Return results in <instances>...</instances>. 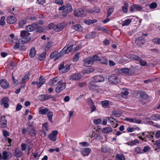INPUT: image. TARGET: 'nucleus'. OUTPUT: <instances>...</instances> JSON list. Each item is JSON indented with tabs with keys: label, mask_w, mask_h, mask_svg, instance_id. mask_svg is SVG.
<instances>
[{
	"label": "nucleus",
	"mask_w": 160,
	"mask_h": 160,
	"mask_svg": "<svg viewBox=\"0 0 160 160\" xmlns=\"http://www.w3.org/2000/svg\"><path fill=\"white\" fill-rule=\"evenodd\" d=\"M27 21L26 20L21 19L19 22V26L20 28H22L27 23Z\"/></svg>",
	"instance_id": "2f4dec72"
},
{
	"label": "nucleus",
	"mask_w": 160,
	"mask_h": 160,
	"mask_svg": "<svg viewBox=\"0 0 160 160\" xmlns=\"http://www.w3.org/2000/svg\"><path fill=\"white\" fill-rule=\"evenodd\" d=\"M58 132L57 131H54L52 132V133L50 134L48 136L49 139L55 141L56 140V136L58 134Z\"/></svg>",
	"instance_id": "ddd939ff"
},
{
	"label": "nucleus",
	"mask_w": 160,
	"mask_h": 160,
	"mask_svg": "<svg viewBox=\"0 0 160 160\" xmlns=\"http://www.w3.org/2000/svg\"><path fill=\"white\" fill-rule=\"evenodd\" d=\"M128 6V3H124V6L122 7V10L124 12L127 13V12Z\"/></svg>",
	"instance_id": "58836bf2"
},
{
	"label": "nucleus",
	"mask_w": 160,
	"mask_h": 160,
	"mask_svg": "<svg viewBox=\"0 0 160 160\" xmlns=\"http://www.w3.org/2000/svg\"><path fill=\"white\" fill-rule=\"evenodd\" d=\"M28 133L31 137H35L37 134L36 130L34 129H32Z\"/></svg>",
	"instance_id": "f704fd0d"
},
{
	"label": "nucleus",
	"mask_w": 160,
	"mask_h": 160,
	"mask_svg": "<svg viewBox=\"0 0 160 160\" xmlns=\"http://www.w3.org/2000/svg\"><path fill=\"white\" fill-rule=\"evenodd\" d=\"M135 150L137 153H143V151L139 147H137L136 148Z\"/></svg>",
	"instance_id": "3c124183"
},
{
	"label": "nucleus",
	"mask_w": 160,
	"mask_h": 160,
	"mask_svg": "<svg viewBox=\"0 0 160 160\" xmlns=\"http://www.w3.org/2000/svg\"><path fill=\"white\" fill-rule=\"evenodd\" d=\"M152 41L153 42L157 44H160V38H156L153 39L152 40Z\"/></svg>",
	"instance_id": "603ef678"
},
{
	"label": "nucleus",
	"mask_w": 160,
	"mask_h": 160,
	"mask_svg": "<svg viewBox=\"0 0 160 160\" xmlns=\"http://www.w3.org/2000/svg\"><path fill=\"white\" fill-rule=\"evenodd\" d=\"M43 78L42 76H41L39 78V82L40 83H41L42 84H43L45 81V79L44 78Z\"/></svg>",
	"instance_id": "864d4df0"
},
{
	"label": "nucleus",
	"mask_w": 160,
	"mask_h": 160,
	"mask_svg": "<svg viewBox=\"0 0 160 160\" xmlns=\"http://www.w3.org/2000/svg\"><path fill=\"white\" fill-rule=\"evenodd\" d=\"M22 152L18 148H16L14 151V156L17 158H20L22 155Z\"/></svg>",
	"instance_id": "aec40b11"
},
{
	"label": "nucleus",
	"mask_w": 160,
	"mask_h": 160,
	"mask_svg": "<svg viewBox=\"0 0 160 160\" xmlns=\"http://www.w3.org/2000/svg\"><path fill=\"white\" fill-rule=\"evenodd\" d=\"M104 81V78L101 76L98 75L94 76L92 78V81L88 84L89 88L92 90H95L98 92H100L102 91L101 87L97 85L96 83L98 82H103Z\"/></svg>",
	"instance_id": "f257e3e1"
},
{
	"label": "nucleus",
	"mask_w": 160,
	"mask_h": 160,
	"mask_svg": "<svg viewBox=\"0 0 160 160\" xmlns=\"http://www.w3.org/2000/svg\"><path fill=\"white\" fill-rule=\"evenodd\" d=\"M112 131V129L111 127H107L103 128L102 130V132L104 133H107Z\"/></svg>",
	"instance_id": "bb28decb"
},
{
	"label": "nucleus",
	"mask_w": 160,
	"mask_h": 160,
	"mask_svg": "<svg viewBox=\"0 0 160 160\" xmlns=\"http://www.w3.org/2000/svg\"><path fill=\"white\" fill-rule=\"evenodd\" d=\"M74 15L75 16L83 17L86 16L85 12L81 8H79L75 10L74 12Z\"/></svg>",
	"instance_id": "0eeeda50"
},
{
	"label": "nucleus",
	"mask_w": 160,
	"mask_h": 160,
	"mask_svg": "<svg viewBox=\"0 0 160 160\" xmlns=\"http://www.w3.org/2000/svg\"><path fill=\"white\" fill-rule=\"evenodd\" d=\"M36 53V50L35 48H32L29 52V56L31 58H33L35 56V55Z\"/></svg>",
	"instance_id": "cd10ccee"
},
{
	"label": "nucleus",
	"mask_w": 160,
	"mask_h": 160,
	"mask_svg": "<svg viewBox=\"0 0 160 160\" xmlns=\"http://www.w3.org/2000/svg\"><path fill=\"white\" fill-rule=\"evenodd\" d=\"M131 22V21L130 19H127L124 21L122 22V26H128Z\"/></svg>",
	"instance_id": "c9c22d12"
},
{
	"label": "nucleus",
	"mask_w": 160,
	"mask_h": 160,
	"mask_svg": "<svg viewBox=\"0 0 160 160\" xmlns=\"http://www.w3.org/2000/svg\"><path fill=\"white\" fill-rule=\"evenodd\" d=\"M157 7V4L155 2H153L149 5V8L151 9L156 8Z\"/></svg>",
	"instance_id": "de8ad7c7"
},
{
	"label": "nucleus",
	"mask_w": 160,
	"mask_h": 160,
	"mask_svg": "<svg viewBox=\"0 0 160 160\" xmlns=\"http://www.w3.org/2000/svg\"><path fill=\"white\" fill-rule=\"evenodd\" d=\"M145 42V38L142 36L138 37L135 39V43L139 45L143 44Z\"/></svg>",
	"instance_id": "a211bd4d"
},
{
	"label": "nucleus",
	"mask_w": 160,
	"mask_h": 160,
	"mask_svg": "<svg viewBox=\"0 0 160 160\" xmlns=\"http://www.w3.org/2000/svg\"><path fill=\"white\" fill-rule=\"evenodd\" d=\"M58 84L57 87L55 90L56 92H59L64 89L66 87V83L63 82L61 80L58 82Z\"/></svg>",
	"instance_id": "39448f33"
},
{
	"label": "nucleus",
	"mask_w": 160,
	"mask_h": 160,
	"mask_svg": "<svg viewBox=\"0 0 160 160\" xmlns=\"http://www.w3.org/2000/svg\"><path fill=\"white\" fill-rule=\"evenodd\" d=\"M22 107V105H21L20 103H18L17 105L16 108V110L19 111L20 110Z\"/></svg>",
	"instance_id": "69168bd1"
},
{
	"label": "nucleus",
	"mask_w": 160,
	"mask_h": 160,
	"mask_svg": "<svg viewBox=\"0 0 160 160\" xmlns=\"http://www.w3.org/2000/svg\"><path fill=\"white\" fill-rule=\"evenodd\" d=\"M128 68H122V74L124 73L125 74L128 75Z\"/></svg>",
	"instance_id": "4d7b16f0"
},
{
	"label": "nucleus",
	"mask_w": 160,
	"mask_h": 160,
	"mask_svg": "<svg viewBox=\"0 0 160 160\" xmlns=\"http://www.w3.org/2000/svg\"><path fill=\"white\" fill-rule=\"evenodd\" d=\"M92 59L93 62L100 61L101 60V58L96 55H94Z\"/></svg>",
	"instance_id": "37998d69"
},
{
	"label": "nucleus",
	"mask_w": 160,
	"mask_h": 160,
	"mask_svg": "<svg viewBox=\"0 0 160 160\" xmlns=\"http://www.w3.org/2000/svg\"><path fill=\"white\" fill-rule=\"evenodd\" d=\"M139 141L137 139L132 140L131 142V146H132L136 145V143H138Z\"/></svg>",
	"instance_id": "5fc2aeb1"
},
{
	"label": "nucleus",
	"mask_w": 160,
	"mask_h": 160,
	"mask_svg": "<svg viewBox=\"0 0 160 160\" xmlns=\"http://www.w3.org/2000/svg\"><path fill=\"white\" fill-rule=\"evenodd\" d=\"M95 36V34L93 32H91L90 33L87 34L85 36L86 38H94Z\"/></svg>",
	"instance_id": "473e14b6"
},
{
	"label": "nucleus",
	"mask_w": 160,
	"mask_h": 160,
	"mask_svg": "<svg viewBox=\"0 0 160 160\" xmlns=\"http://www.w3.org/2000/svg\"><path fill=\"white\" fill-rule=\"evenodd\" d=\"M46 52H43L39 56L38 59L40 61H42L44 60L46 57Z\"/></svg>",
	"instance_id": "79ce46f5"
},
{
	"label": "nucleus",
	"mask_w": 160,
	"mask_h": 160,
	"mask_svg": "<svg viewBox=\"0 0 160 160\" xmlns=\"http://www.w3.org/2000/svg\"><path fill=\"white\" fill-rule=\"evenodd\" d=\"M142 9V7L140 5L133 4L130 7V11L131 12H133L135 10L138 11L141 10Z\"/></svg>",
	"instance_id": "4468645a"
},
{
	"label": "nucleus",
	"mask_w": 160,
	"mask_h": 160,
	"mask_svg": "<svg viewBox=\"0 0 160 160\" xmlns=\"http://www.w3.org/2000/svg\"><path fill=\"white\" fill-rule=\"evenodd\" d=\"M30 34V33L26 30H23L21 32L20 35L22 37H28Z\"/></svg>",
	"instance_id": "5701e85b"
},
{
	"label": "nucleus",
	"mask_w": 160,
	"mask_h": 160,
	"mask_svg": "<svg viewBox=\"0 0 160 160\" xmlns=\"http://www.w3.org/2000/svg\"><path fill=\"white\" fill-rule=\"evenodd\" d=\"M0 85L3 89L8 88L9 86V83L5 79H1L0 81Z\"/></svg>",
	"instance_id": "f8f14e48"
},
{
	"label": "nucleus",
	"mask_w": 160,
	"mask_h": 160,
	"mask_svg": "<svg viewBox=\"0 0 160 160\" xmlns=\"http://www.w3.org/2000/svg\"><path fill=\"white\" fill-rule=\"evenodd\" d=\"M133 123H140L141 122V121L140 120L137 119V118H133Z\"/></svg>",
	"instance_id": "e2e57ef3"
},
{
	"label": "nucleus",
	"mask_w": 160,
	"mask_h": 160,
	"mask_svg": "<svg viewBox=\"0 0 160 160\" xmlns=\"http://www.w3.org/2000/svg\"><path fill=\"white\" fill-rule=\"evenodd\" d=\"M101 119H95L94 120L93 122L94 123L96 124H99L101 123Z\"/></svg>",
	"instance_id": "0e129e2a"
},
{
	"label": "nucleus",
	"mask_w": 160,
	"mask_h": 160,
	"mask_svg": "<svg viewBox=\"0 0 160 160\" xmlns=\"http://www.w3.org/2000/svg\"><path fill=\"white\" fill-rule=\"evenodd\" d=\"M114 11V8H110L107 10L108 17H109Z\"/></svg>",
	"instance_id": "c03bdc74"
},
{
	"label": "nucleus",
	"mask_w": 160,
	"mask_h": 160,
	"mask_svg": "<svg viewBox=\"0 0 160 160\" xmlns=\"http://www.w3.org/2000/svg\"><path fill=\"white\" fill-rule=\"evenodd\" d=\"M58 54V52L57 51H54L50 55V57L51 58H53L55 57Z\"/></svg>",
	"instance_id": "09e8293b"
},
{
	"label": "nucleus",
	"mask_w": 160,
	"mask_h": 160,
	"mask_svg": "<svg viewBox=\"0 0 160 160\" xmlns=\"http://www.w3.org/2000/svg\"><path fill=\"white\" fill-rule=\"evenodd\" d=\"M17 20V19L15 17L12 16L8 17L7 18V22L10 24H13L16 23Z\"/></svg>",
	"instance_id": "dca6fc26"
},
{
	"label": "nucleus",
	"mask_w": 160,
	"mask_h": 160,
	"mask_svg": "<svg viewBox=\"0 0 160 160\" xmlns=\"http://www.w3.org/2000/svg\"><path fill=\"white\" fill-rule=\"evenodd\" d=\"M82 75L79 73L73 74L69 78V80L73 81H77L80 80L81 78Z\"/></svg>",
	"instance_id": "9b49d317"
},
{
	"label": "nucleus",
	"mask_w": 160,
	"mask_h": 160,
	"mask_svg": "<svg viewBox=\"0 0 160 160\" xmlns=\"http://www.w3.org/2000/svg\"><path fill=\"white\" fill-rule=\"evenodd\" d=\"M114 71L116 73L120 74H122V69L116 68L114 69Z\"/></svg>",
	"instance_id": "052dcab7"
},
{
	"label": "nucleus",
	"mask_w": 160,
	"mask_h": 160,
	"mask_svg": "<svg viewBox=\"0 0 160 160\" xmlns=\"http://www.w3.org/2000/svg\"><path fill=\"white\" fill-rule=\"evenodd\" d=\"M125 157L123 154H117L116 156V160H124Z\"/></svg>",
	"instance_id": "4c0bfd02"
},
{
	"label": "nucleus",
	"mask_w": 160,
	"mask_h": 160,
	"mask_svg": "<svg viewBox=\"0 0 160 160\" xmlns=\"http://www.w3.org/2000/svg\"><path fill=\"white\" fill-rule=\"evenodd\" d=\"M58 80L57 77L54 78L52 80L50 81L49 84L51 86H53L57 85V82Z\"/></svg>",
	"instance_id": "4be33fe9"
},
{
	"label": "nucleus",
	"mask_w": 160,
	"mask_h": 160,
	"mask_svg": "<svg viewBox=\"0 0 160 160\" xmlns=\"http://www.w3.org/2000/svg\"><path fill=\"white\" fill-rule=\"evenodd\" d=\"M88 12L93 13L94 12L98 13L99 12L100 10L98 8L94 7L92 9H88Z\"/></svg>",
	"instance_id": "393cba45"
},
{
	"label": "nucleus",
	"mask_w": 160,
	"mask_h": 160,
	"mask_svg": "<svg viewBox=\"0 0 160 160\" xmlns=\"http://www.w3.org/2000/svg\"><path fill=\"white\" fill-rule=\"evenodd\" d=\"M20 46V44L19 42H16L15 45L13 46L14 49H17Z\"/></svg>",
	"instance_id": "680f3d73"
},
{
	"label": "nucleus",
	"mask_w": 160,
	"mask_h": 160,
	"mask_svg": "<svg viewBox=\"0 0 160 160\" xmlns=\"http://www.w3.org/2000/svg\"><path fill=\"white\" fill-rule=\"evenodd\" d=\"M73 27V29L79 32H81L83 30V28L79 24H76L75 25H74Z\"/></svg>",
	"instance_id": "b1692460"
},
{
	"label": "nucleus",
	"mask_w": 160,
	"mask_h": 160,
	"mask_svg": "<svg viewBox=\"0 0 160 160\" xmlns=\"http://www.w3.org/2000/svg\"><path fill=\"white\" fill-rule=\"evenodd\" d=\"M130 58L133 60L139 61L140 65L145 66L147 65V63L146 61L142 60L141 58L135 55H132L130 56Z\"/></svg>",
	"instance_id": "7ed1b4c3"
},
{
	"label": "nucleus",
	"mask_w": 160,
	"mask_h": 160,
	"mask_svg": "<svg viewBox=\"0 0 160 160\" xmlns=\"http://www.w3.org/2000/svg\"><path fill=\"white\" fill-rule=\"evenodd\" d=\"M96 19L91 20L90 19L85 20H84V22L87 24L90 25L97 22Z\"/></svg>",
	"instance_id": "c756f323"
},
{
	"label": "nucleus",
	"mask_w": 160,
	"mask_h": 160,
	"mask_svg": "<svg viewBox=\"0 0 160 160\" xmlns=\"http://www.w3.org/2000/svg\"><path fill=\"white\" fill-rule=\"evenodd\" d=\"M79 144L81 145V146L83 147H87L89 145V144L86 142H80Z\"/></svg>",
	"instance_id": "338daca9"
},
{
	"label": "nucleus",
	"mask_w": 160,
	"mask_h": 160,
	"mask_svg": "<svg viewBox=\"0 0 160 160\" xmlns=\"http://www.w3.org/2000/svg\"><path fill=\"white\" fill-rule=\"evenodd\" d=\"M128 75H131L134 73V70L133 68H128Z\"/></svg>",
	"instance_id": "ea45409f"
},
{
	"label": "nucleus",
	"mask_w": 160,
	"mask_h": 160,
	"mask_svg": "<svg viewBox=\"0 0 160 160\" xmlns=\"http://www.w3.org/2000/svg\"><path fill=\"white\" fill-rule=\"evenodd\" d=\"M49 110L47 108H46L44 109H42L40 110L39 111V113L41 114H46L49 111Z\"/></svg>",
	"instance_id": "7c9ffc66"
},
{
	"label": "nucleus",
	"mask_w": 160,
	"mask_h": 160,
	"mask_svg": "<svg viewBox=\"0 0 160 160\" xmlns=\"http://www.w3.org/2000/svg\"><path fill=\"white\" fill-rule=\"evenodd\" d=\"M70 69L69 66L67 65L64 66V63L62 62L59 66V70L61 73H65L68 71Z\"/></svg>",
	"instance_id": "6e6552de"
},
{
	"label": "nucleus",
	"mask_w": 160,
	"mask_h": 160,
	"mask_svg": "<svg viewBox=\"0 0 160 160\" xmlns=\"http://www.w3.org/2000/svg\"><path fill=\"white\" fill-rule=\"evenodd\" d=\"M93 63L94 62L92 59H87L83 61V65L86 67L91 66Z\"/></svg>",
	"instance_id": "6ab92c4d"
},
{
	"label": "nucleus",
	"mask_w": 160,
	"mask_h": 160,
	"mask_svg": "<svg viewBox=\"0 0 160 160\" xmlns=\"http://www.w3.org/2000/svg\"><path fill=\"white\" fill-rule=\"evenodd\" d=\"M84 152L82 151L81 152L83 156H88L89 155L90 152V150L88 148H86L84 149Z\"/></svg>",
	"instance_id": "a878e982"
},
{
	"label": "nucleus",
	"mask_w": 160,
	"mask_h": 160,
	"mask_svg": "<svg viewBox=\"0 0 160 160\" xmlns=\"http://www.w3.org/2000/svg\"><path fill=\"white\" fill-rule=\"evenodd\" d=\"M150 119L152 120L157 121L160 120V115L159 114H154L150 117Z\"/></svg>",
	"instance_id": "c85d7f7f"
},
{
	"label": "nucleus",
	"mask_w": 160,
	"mask_h": 160,
	"mask_svg": "<svg viewBox=\"0 0 160 160\" xmlns=\"http://www.w3.org/2000/svg\"><path fill=\"white\" fill-rule=\"evenodd\" d=\"M66 26V24L62 23L57 25H55L53 27V29L56 32H59L62 30Z\"/></svg>",
	"instance_id": "9d476101"
},
{
	"label": "nucleus",
	"mask_w": 160,
	"mask_h": 160,
	"mask_svg": "<svg viewBox=\"0 0 160 160\" xmlns=\"http://www.w3.org/2000/svg\"><path fill=\"white\" fill-rule=\"evenodd\" d=\"M30 74L29 73H28V74L26 75L24 77L22 78L23 80H25L28 79L29 78V76L30 75Z\"/></svg>",
	"instance_id": "774afa93"
},
{
	"label": "nucleus",
	"mask_w": 160,
	"mask_h": 160,
	"mask_svg": "<svg viewBox=\"0 0 160 160\" xmlns=\"http://www.w3.org/2000/svg\"><path fill=\"white\" fill-rule=\"evenodd\" d=\"M101 103L103 107H105L107 106L108 104V102L107 101H102Z\"/></svg>",
	"instance_id": "13d9d810"
},
{
	"label": "nucleus",
	"mask_w": 160,
	"mask_h": 160,
	"mask_svg": "<svg viewBox=\"0 0 160 160\" xmlns=\"http://www.w3.org/2000/svg\"><path fill=\"white\" fill-rule=\"evenodd\" d=\"M48 117L49 120L51 122H52L53 121L52 120V117L53 116V113L52 112H50V111L49 112L47 113Z\"/></svg>",
	"instance_id": "e433bc0d"
},
{
	"label": "nucleus",
	"mask_w": 160,
	"mask_h": 160,
	"mask_svg": "<svg viewBox=\"0 0 160 160\" xmlns=\"http://www.w3.org/2000/svg\"><path fill=\"white\" fill-rule=\"evenodd\" d=\"M37 28H35V29H37V31L39 32H44L45 29L44 28V27H40L38 26V25H37Z\"/></svg>",
	"instance_id": "72a5a7b5"
},
{
	"label": "nucleus",
	"mask_w": 160,
	"mask_h": 160,
	"mask_svg": "<svg viewBox=\"0 0 160 160\" xmlns=\"http://www.w3.org/2000/svg\"><path fill=\"white\" fill-rule=\"evenodd\" d=\"M147 97L146 93L144 92H141L140 93V97L142 98H145Z\"/></svg>",
	"instance_id": "bf43d9fd"
},
{
	"label": "nucleus",
	"mask_w": 160,
	"mask_h": 160,
	"mask_svg": "<svg viewBox=\"0 0 160 160\" xmlns=\"http://www.w3.org/2000/svg\"><path fill=\"white\" fill-rule=\"evenodd\" d=\"M38 24L35 23L32 25H29L26 27V30L28 32H32L37 27V26Z\"/></svg>",
	"instance_id": "2eb2a0df"
},
{
	"label": "nucleus",
	"mask_w": 160,
	"mask_h": 160,
	"mask_svg": "<svg viewBox=\"0 0 160 160\" xmlns=\"http://www.w3.org/2000/svg\"><path fill=\"white\" fill-rule=\"evenodd\" d=\"M73 45H71L70 46L66 45L63 48L59 53L61 56H63L64 54H68L72 50Z\"/></svg>",
	"instance_id": "423d86ee"
},
{
	"label": "nucleus",
	"mask_w": 160,
	"mask_h": 160,
	"mask_svg": "<svg viewBox=\"0 0 160 160\" xmlns=\"http://www.w3.org/2000/svg\"><path fill=\"white\" fill-rule=\"evenodd\" d=\"M9 99L7 97L2 98L0 102L1 105H3L4 108H7L9 107Z\"/></svg>",
	"instance_id": "1a4fd4ad"
},
{
	"label": "nucleus",
	"mask_w": 160,
	"mask_h": 160,
	"mask_svg": "<svg viewBox=\"0 0 160 160\" xmlns=\"http://www.w3.org/2000/svg\"><path fill=\"white\" fill-rule=\"evenodd\" d=\"M7 121L1 122L0 121V126L2 128H4L6 126Z\"/></svg>",
	"instance_id": "6e6d98bb"
},
{
	"label": "nucleus",
	"mask_w": 160,
	"mask_h": 160,
	"mask_svg": "<svg viewBox=\"0 0 160 160\" xmlns=\"http://www.w3.org/2000/svg\"><path fill=\"white\" fill-rule=\"evenodd\" d=\"M5 19V17L4 16L2 17L1 18L0 21V25H4L5 24V22L4 20Z\"/></svg>",
	"instance_id": "8fccbe9b"
},
{
	"label": "nucleus",
	"mask_w": 160,
	"mask_h": 160,
	"mask_svg": "<svg viewBox=\"0 0 160 160\" xmlns=\"http://www.w3.org/2000/svg\"><path fill=\"white\" fill-rule=\"evenodd\" d=\"M113 115L116 117H119L121 115V114L118 112L116 111H113L112 112Z\"/></svg>",
	"instance_id": "a19ab883"
},
{
	"label": "nucleus",
	"mask_w": 160,
	"mask_h": 160,
	"mask_svg": "<svg viewBox=\"0 0 160 160\" xmlns=\"http://www.w3.org/2000/svg\"><path fill=\"white\" fill-rule=\"evenodd\" d=\"M31 39V38L30 37H22L21 38L19 39V42H21L23 43H26L30 41Z\"/></svg>",
	"instance_id": "412c9836"
},
{
	"label": "nucleus",
	"mask_w": 160,
	"mask_h": 160,
	"mask_svg": "<svg viewBox=\"0 0 160 160\" xmlns=\"http://www.w3.org/2000/svg\"><path fill=\"white\" fill-rule=\"evenodd\" d=\"M12 156V153L10 152H7L6 151L3 152L2 153V158L4 160L9 159L11 158Z\"/></svg>",
	"instance_id": "f3484780"
},
{
	"label": "nucleus",
	"mask_w": 160,
	"mask_h": 160,
	"mask_svg": "<svg viewBox=\"0 0 160 160\" xmlns=\"http://www.w3.org/2000/svg\"><path fill=\"white\" fill-rule=\"evenodd\" d=\"M58 10L62 11L61 15L63 16H66L72 10V8L71 5L68 3L58 8Z\"/></svg>",
	"instance_id": "f03ea898"
},
{
	"label": "nucleus",
	"mask_w": 160,
	"mask_h": 160,
	"mask_svg": "<svg viewBox=\"0 0 160 160\" xmlns=\"http://www.w3.org/2000/svg\"><path fill=\"white\" fill-rule=\"evenodd\" d=\"M147 133L148 134L146 135V137L150 139H152L153 138L154 133L148 132Z\"/></svg>",
	"instance_id": "a18cd8bd"
},
{
	"label": "nucleus",
	"mask_w": 160,
	"mask_h": 160,
	"mask_svg": "<svg viewBox=\"0 0 160 160\" xmlns=\"http://www.w3.org/2000/svg\"><path fill=\"white\" fill-rule=\"evenodd\" d=\"M109 81L111 83L116 84L119 82L120 80L118 75L116 74H112L108 77Z\"/></svg>",
	"instance_id": "20e7f679"
},
{
	"label": "nucleus",
	"mask_w": 160,
	"mask_h": 160,
	"mask_svg": "<svg viewBox=\"0 0 160 160\" xmlns=\"http://www.w3.org/2000/svg\"><path fill=\"white\" fill-rule=\"evenodd\" d=\"M80 54L79 52H78L75 55L74 57L73 60V62H76L78 60Z\"/></svg>",
	"instance_id": "49530a36"
}]
</instances>
